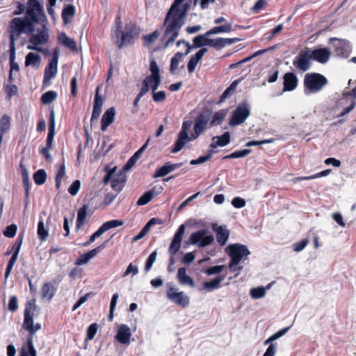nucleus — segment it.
Segmentation results:
<instances>
[{"instance_id":"obj_62","label":"nucleus","mask_w":356,"mask_h":356,"mask_svg":"<svg viewBox=\"0 0 356 356\" xmlns=\"http://www.w3.org/2000/svg\"><path fill=\"white\" fill-rule=\"evenodd\" d=\"M308 243L309 240L307 238L302 239L294 244L293 250L297 252H300L303 249H305V248L308 245Z\"/></svg>"},{"instance_id":"obj_5","label":"nucleus","mask_w":356,"mask_h":356,"mask_svg":"<svg viewBox=\"0 0 356 356\" xmlns=\"http://www.w3.org/2000/svg\"><path fill=\"white\" fill-rule=\"evenodd\" d=\"M35 309V300L26 302L24 311L22 328L29 332V336L26 339V347L22 348L20 356H22L24 354L28 356H37V352L33 346V336L38 330L41 329L42 326L39 323L34 324L33 317Z\"/></svg>"},{"instance_id":"obj_21","label":"nucleus","mask_w":356,"mask_h":356,"mask_svg":"<svg viewBox=\"0 0 356 356\" xmlns=\"http://www.w3.org/2000/svg\"><path fill=\"white\" fill-rule=\"evenodd\" d=\"M99 92L100 87L98 86L95 90V101L90 120L91 121L98 119L102 113V107L103 106L104 99L100 95Z\"/></svg>"},{"instance_id":"obj_24","label":"nucleus","mask_w":356,"mask_h":356,"mask_svg":"<svg viewBox=\"0 0 356 356\" xmlns=\"http://www.w3.org/2000/svg\"><path fill=\"white\" fill-rule=\"evenodd\" d=\"M131 337L130 328L127 325H121L118 328L115 339L122 344H129Z\"/></svg>"},{"instance_id":"obj_28","label":"nucleus","mask_w":356,"mask_h":356,"mask_svg":"<svg viewBox=\"0 0 356 356\" xmlns=\"http://www.w3.org/2000/svg\"><path fill=\"white\" fill-rule=\"evenodd\" d=\"M225 278V275H220L215 277L214 279L209 281L205 282L203 283V288L204 289L207 290V291H211L214 289H217L220 288V282L224 280Z\"/></svg>"},{"instance_id":"obj_48","label":"nucleus","mask_w":356,"mask_h":356,"mask_svg":"<svg viewBox=\"0 0 356 356\" xmlns=\"http://www.w3.org/2000/svg\"><path fill=\"white\" fill-rule=\"evenodd\" d=\"M65 175V166L64 162L62 163V165L60 166L59 170H58L56 177H55V182H56V188L58 191L60 190L61 186V181L63 178L64 177Z\"/></svg>"},{"instance_id":"obj_1","label":"nucleus","mask_w":356,"mask_h":356,"mask_svg":"<svg viewBox=\"0 0 356 356\" xmlns=\"http://www.w3.org/2000/svg\"><path fill=\"white\" fill-rule=\"evenodd\" d=\"M24 17H17L9 23L7 31L9 34V49H15V42L23 33L31 34L35 31V24L39 22L40 16L45 17L42 5L38 0H29Z\"/></svg>"},{"instance_id":"obj_11","label":"nucleus","mask_w":356,"mask_h":356,"mask_svg":"<svg viewBox=\"0 0 356 356\" xmlns=\"http://www.w3.org/2000/svg\"><path fill=\"white\" fill-rule=\"evenodd\" d=\"M250 106L246 101L241 102L233 111L229 125L235 127L243 124L250 115Z\"/></svg>"},{"instance_id":"obj_8","label":"nucleus","mask_w":356,"mask_h":356,"mask_svg":"<svg viewBox=\"0 0 356 356\" xmlns=\"http://www.w3.org/2000/svg\"><path fill=\"white\" fill-rule=\"evenodd\" d=\"M303 83L306 94L316 93L321 91L328 83V80L321 74L312 72L305 75Z\"/></svg>"},{"instance_id":"obj_19","label":"nucleus","mask_w":356,"mask_h":356,"mask_svg":"<svg viewBox=\"0 0 356 356\" xmlns=\"http://www.w3.org/2000/svg\"><path fill=\"white\" fill-rule=\"evenodd\" d=\"M15 52L16 49H9V60H10V71L8 76V82L13 83L16 76H19V66L15 62Z\"/></svg>"},{"instance_id":"obj_56","label":"nucleus","mask_w":356,"mask_h":356,"mask_svg":"<svg viewBox=\"0 0 356 356\" xmlns=\"http://www.w3.org/2000/svg\"><path fill=\"white\" fill-rule=\"evenodd\" d=\"M5 91L6 92L7 97L8 98H11L13 96L17 94L18 88L17 86L13 84V83H10L6 86Z\"/></svg>"},{"instance_id":"obj_49","label":"nucleus","mask_w":356,"mask_h":356,"mask_svg":"<svg viewBox=\"0 0 356 356\" xmlns=\"http://www.w3.org/2000/svg\"><path fill=\"white\" fill-rule=\"evenodd\" d=\"M159 36V31L155 30L150 34L145 35L143 37L144 40V45L149 46L152 43L154 42Z\"/></svg>"},{"instance_id":"obj_2","label":"nucleus","mask_w":356,"mask_h":356,"mask_svg":"<svg viewBox=\"0 0 356 356\" xmlns=\"http://www.w3.org/2000/svg\"><path fill=\"white\" fill-rule=\"evenodd\" d=\"M140 28L135 22L129 20L122 26L121 15L119 13L115 19V28L112 30L111 38L118 49L132 45L139 38Z\"/></svg>"},{"instance_id":"obj_47","label":"nucleus","mask_w":356,"mask_h":356,"mask_svg":"<svg viewBox=\"0 0 356 356\" xmlns=\"http://www.w3.org/2000/svg\"><path fill=\"white\" fill-rule=\"evenodd\" d=\"M227 110L222 109L217 112H216L213 115L212 120L211 122V124H220L225 116L227 115Z\"/></svg>"},{"instance_id":"obj_9","label":"nucleus","mask_w":356,"mask_h":356,"mask_svg":"<svg viewBox=\"0 0 356 356\" xmlns=\"http://www.w3.org/2000/svg\"><path fill=\"white\" fill-rule=\"evenodd\" d=\"M116 169V166L110 168L109 166L106 165L104 170L106 172V175L102 181L104 185H107L111 181L112 189L118 193L122 191L125 186L127 176L123 171L115 173Z\"/></svg>"},{"instance_id":"obj_41","label":"nucleus","mask_w":356,"mask_h":356,"mask_svg":"<svg viewBox=\"0 0 356 356\" xmlns=\"http://www.w3.org/2000/svg\"><path fill=\"white\" fill-rule=\"evenodd\" d=\"M200 60V50L196 52V54L191 56L188 65V72L189 74H191L194 72L198 62Z\"/></svg>"},{"instance_id":"obj_44","label":"nucleus","mask_w":356,"mask_h":356,"mask_svg":"<svg viewBox=\"0 0 356 356\" xmlns=\"http://www.w3.org/2000/svg\"><path fill=\"white\" fill-rule=\"evenodd\" d=\"M47 179V173L44 169L37 170L33 175V180L37 185H42Z\"/></svg>"},{"instance_id":"obj_57","label":"nucleus","mask_w":356,"mask_h":356,"mask_svg":"<svg viewBox=\"0 0 356 356\" xmlns=\"http://www.w3.org/2000/svg\"><path fill=\"white\" fill-rule=\"evenodd\" d=\"M156 255H157L156 251H154L148 257V258L145 262V270L146 272H148L151 269L153 264L154 263V261L156 260Z\"/></svg>"},{"instance_id":"obj_6","label":"nucleus","mask_w":356,"mask_h":356,"mask_svg":"<svg viewBox=\"0 0 356 356\" xmlns=\"http://www.w3.org/2000/svg\"><path fill=\"white\" fill-rule=\"evenodd\" d=\"M225 252L231 258L229 263V268L231 271L240 272L243 267L238 264L243 259H245L250 254L248 248L241 243L230 244L225 248Z\"/></svg>"},{"instance_id":"obj_27","label":"nucleus","mask_w":356,"mask_h":356,"mask_svg":"<svg viewBox=\"0 0 356 356\" xmlns=\"http://www.w3.org/2000/svg\"><path fill=\"white\" fill-rule=\"evenodd\" d=\"M177 280L181 285L190 286L191 287L195 286L193 278L186 274V270L184 267L178 269Z\"/></svg>"},{"instance_id":"obj_7","label":"nucleus","mask_w":356,"mask_h":356,"mask_svg":"<svg viewBox=\"0 0 356 356\" xmlns=\"http://www.w3.org/2000/svg\"><path fill=\"white\" fill-rule=\"evenodd\" d=\"M47 17H43L41 15L40 16L39 22L37 24H40L42 25L41 29H38L36 33L30 34L29 42L33 45H28L27 48L31 50H35L40 52L43 51V49L41 47H38L39 45H42L46 44L49 39V30L47 27Z\"/></svg>"},{"instance_id":"obj_37","label":"nucleus","mask_w":356,"mask_h":356,"mask_svg":"<svg viewBox=\"0 0 356 356\" xmlns=\"http://www.w3.org/2000/svg\"><path fill=\"white\" fill-rule=\"evenodd\" d=\"M149 140L127 161L124 165V169H130L138 160L141 153L145 150L148 144Z\"/></svg>"},{"instance_id":"obj_31","label":"nucleus","mask_w":356,"mask_h":356,"mask_svg":"<svg viewBox=\"0 0 356 356\" xmlns=\"http://www.w3.org/2000/svg\"><path fill=\"white\" fill-rule=\"evenodd\" d=\"M88 209L89 207L88 204H83L81 208L79 209L76 221V229H79L85 224Z\"/></svg>"},{"instance_id":"obj_3","label":"nucleus","mask_w":356,"mask_h":356,"mask_svg":"<svg viewBox=\"0 0 356 356\" xmlns=\"http://www.w3.org/2000/svg\"><path fill=\"white\" fill-rule=\"evenodd\" d=\"M200 134V111L195 109L191 111L187 119L183 122L181 131L178 134L171 152H179L185 144L195 139Z\"/></svg>"},{"instance_id":"obj_52","label":"nucleus","mask_w":356,"mask_h":356,"mask_svg":"<svg viewBox=\"0 0 356 356\" xmlns=\"http://www.w3.org/2000/svg\"><path fill=\"white\" fill-rule=\"evenodd\" d=\"M98 329V325L96 323L91 324L87 330L86 340L90 341L94 339Z\"/></svg>"},{"instance_id":"obj_4","label":"nucleus","mask_w":356,"mask_h":356,"mask_svg":"<svg viewBox=\"0 0 356 356\" xmlns=\"http://www.w3.org/2000/svg\"><path fill=\"white\" fill-rule=\"evenodd\" d=\"M187 14V6L181 10L170 8L165 17L163 26L165 28L163 40H166L165 47L173 43L178 37L180 30L184 24Z\"/></svg>"},{"instance_id":"obj_18","label":"nucleus","mask_w":356,"mask_h":356,"mask_svg":"<svg viewBox=\"0 0 356 356\" xmlns=\"http://www.w3.org/2000/svg\"><path fill=\"white\" fill-rule=\"evenodd\" d=\"M181 43L185 44V45L186 47V52L184 54L179 52V51L177 52L173 56V57L171 58L170 67V72L171 74L175 73L176 70L178 68L179 62L182 60L184 55H187L188 54H189L191 49L193 47L188 42H186L184 40H179L177 42V45L179 46Z\"/></svg>"},{"instance_id":"obj_17","label":"nucleus","mask_w":356,"mask_h":356,"mask_svg":"<svg viewBox=\"0 0 356 356\" xmlns=\"http://www.w3.org/2000/svg\"><path fill=\"white\" fill-rule=\"evenodd\" d=\"M184 232L185 225L183 224L179 226L176 233L175 234L172 241L170 243L168 252L172 257L176 253L178 252L180 249L181 243Z\"/></svg>"},{"instance_id":"obj_36","label":"nucleus","mask_w":356,"mask_h":356,"mask_svg":"<svg viewBox=\"0 0 356 356\" xmlns=\"http://www.w3.org/2000/svg\"><path fill=\"white\" fill-rule=\"evenodd\" d=\"M23 240H24V234L20 233L18 235L16 240L15 241L10 250H8L6 252V254L8 255V254H12V255H15V256L18 257L20 249H21L22 244L23 243Z\"/></svg>"},{"instance_id":"obj_22","label":"nucleus","mask_w":356,"mask_h":356,"mask_svg":"<svg viewBox=\"0 0 356 356\" xmlns=\"http://www.w3.org/2000/svg\"><path fill=\"white\" fill-rule=\"evenodd\" d=\"M163 190L162 186H159L157 188L156 186L153 187L150 190L146 191L144 194H143L140 198L137 201V205L143 206L149 203L152 198L159 193H161Z\"/></svg>"},{"instance_id":"obj_60","label":"nucleus","mask_w":356,"mask_h":356,"mask_svg":"<svg viewBox=\"0 0 356 356\" xmlns=\"http://www.w3.org/2000/svg\"><path fill=\"white\" fill-rule=\"evenodd\" d=\"M152 99L155 102H163L166 99L165 92L163 90L152 92Z\"/></svg>"},{"instance_id":"obj_16","label":"nucleus","mask_w":356,"mask_h":356,"mask_svg":"<svg viewBox=\"0 0 356 356\" xmlns=\"http://www.w3.org/2000/svg\"><path fill=\"white\" fill-rule=\"evenodd\" d=\"M229 141L230 134L227 131L225 132L222 136L216 137V140L215 138H213V142L211 144L212 149H211L210 152L208 154L205 156H202V163L209 161L212 157V154L216 152V151L213 150L214 148H216L217 146H225L229 143Z\"/></svg>"},{"instance_id":"obj_54","label":"nucleus","mask_w":356,"mask_h":356,"mask_svg":"<svg viewBox=\"0 0 356 356\" xmlns=\"http://www.w3.org/2000/svg\"><path fill=\"white\" fill-rule=\"evenodd\" d=\"M17 258H18V257H17L15 255H12L10 259H9L8 263L7 264L6 269V272H5V278L6 279H7L9 277V275H10L13 268L17 260Z\"/></svg>"},{"instance_id":"obj_42","label":"nucleus","mask_w":356,"mask_h":356,"mask_svg":"<svg viewBox=\"0 0 356 356\" xmlns=\"http://www.w3.org/2000/svg\"><path fill=\"white\" fill-rule=\"evenodd\" d=\"M232 31V27L231 24H227L222 26H218L212 28L209 32L207 33V35L209 34H216L220 33H229Z\"/></svg>"},{"instance_id":"obj_10","label":"nucleus","mask_w":356,"mask_h":356,"mask_svg":"<svg viewBox=\"0 0 356 356\" xmlns=\"http://www.w3.org/2000/svg\"><path fill=\"white\" fill-rule=\"evenodd\" d=\"M149 71L151 74L147 75L142 81L141 90L147 93L150 89L152 92L156 91L161 83L160 70L155 60H152L149 63Z\"/></svg>"},{"instance_id":"obj_13","label":"nucleus","mask_w":356,"mask_h":356,"mask_svg":"<svg viewBox=\"0 0 356 356\" xmlns=\"http://www.w3.org/2000/svg\"><path fill=\"white\" fill-rule=\"evenodd\" d=\"M58 53L56 49L54 51L52 58L44 69L43 84L49 85L51 79L54 78L58 71Z\"/></svg>"},{"instance_id":"obj_45","label":"nucleus","mask_w":356,"mask_h":356,"mask_svg":"<svg viewBox=\"0 0 356 356\" xmlns=\"http://www.w3.org/2000/svg\"><path fill=\"white\" fill-rule=\"evenodd\" d=\"M48 137L54 138L55 136V113L53 109L51 110L49 116Z\"/></svg>"},{"instance_id":"obj_40","label":"nucleus","mask_w":356,"mask_h":356,"mask_svg":"<svg viewBox=\"0 0 356 356\" xmlns=\"http://www.w3.org/2000/svg\"><path fill=\"white\" fill-rule=\"evenodd\" d=\"M240 81H241L240 79L234 81L229 85V86L225 89V90L221 95V96L220 97V102L225 101V99H227L232 93H233Z\"/></svg>"},{"instance_id":"obj_55","label":"nucleus","mask_w":356,"mask_h":356,"mask_svg":"<svg viewBox=\"0 0 356 356\" xmlns=\"http://www.w3.org/2000/svg\"><path fill=\"white\" fill-rule=\"evenodd\" d=\"M17 230V227L15 224H12L6 227V229L3 231V234L5 236L8 238H13Z\"/></svg>"},{"instance_id":"obj_64","label":"nucleus","mask_w":356,"mask_h":356,"mask_svg":"<svg viewBox=\"0 0 356 356\" xmlns=\"http://www.w3.org/2000/svg\"><path fill=\"white\" fill-rule=\"evenodd\" d=\"M18 309L17 298L15 296L10 297L8 302V309L12 312H15Z\"/></svg>"},{"instance_id":"obj_50","label":"nucleus","mask_w":356,"mask_h":356,"mask_svg":"<svg viewBox=\"0 0 356 356\" xmlns=\"http://www.w3.org/2000/svg\"><path fill=\"white\" fill-rule=\"evenodd\" d=\"M48 230L44 228V222L40 220L38 224V235L41 241H44L48 236Z\"/></svg>"},{"instance_id":"obj_34","label":"nucleus","mask_w":356,"mask_h":356,"mask_svg":"<svg viewBox=\"0 0 356 356\" xmlns=\"http://www.w3.org/2000/svg\"><path fill=\"white\" fill-rule=\"evenodd\" d=\"M56 289L50 282H45L41 288V297L44 299L51 300L55 294Z\"/></svg>"},{"instance_id":"obj_63","label":"nucleus","mask_w":356,"mask_h":356,"mask_svg":"<svg viewBox=\"0 0 356 356\" xmlns=\"http://www.w3.org/2000/svg\"><path fill=\"white\" fill-rule=\"evenodd\" d=\"M232 204L235 208L241 209L245 206V200L240 197H235L232 200Z\"/></svg>"},{"instance_id":"obj_35","label":"nucleus","mask_w":356,"mask_h":356,"mask_svg":"<svg viewBox=\"0 0 356 356\" xmlns=\"http://www.w3.org/2000/svg\"><path fill=\"white\" fill-rule=\"evenodd\" d=\"M58 40L63 46L72 51L76 50V43L74 39L69 38L65 33H61L58 36Z\"/></svg>"},{"instance_id":"obj_33","label":"nucleus","mask_w":356,"mask_h":356,"mask_svg":"<svg viewBox=\"0 0 356 356\" xmlns=\"http://www.w3.org/2000/svg\"><path fill=\"white\" fill-rule=\"evenodd\" d=\"M76 8L72 5L66 6L62 10L61 17L64 24H67L75 15Z\"/></svg>"},{"instance_id":"obj_58","label":"nucleus","mask_w":356,"mask_h":356,"mask_svg":"<svg viewBox=\"0 0 356 356\" xmlns=\"http://www.w3.org/2000/svg\"><path fill=\"white\" fill-rule=\"evenodd\" d=\"M108 240L104 241L99 246L87 252L86 253L88 255V257H90V259L95 257L98 253H99L106 247V243L108 242Z\"/></svg>"},{"instance_id":"obj_46","label":"nucleus","mask_w":356,"mask_h":356,"mask_svg":"<svg viewBox=\"0 0 356 356\" xmlns=\"http://www.w3.org/2000/svg\"><path fill=\"white\" fill-rule=\"evenodd\" d=\"M57 97L56 92L54 90H49L41 96V102L44 104H48L54 102Z\"/></svg>"},{"instance_id":"obj_14","label":"nucleus","mask_w":356,"mask_h":356,"mask_svg":"<svg viewBox=\"0 0 356 356\" xmlns=\"http://www.w3.org/2000/svg\"><path fill=\"white\" fill-rule=\"evenodd\" d=\"M167 297L174 303L180 305L183 307L189 304V298L184 292H177V289L171 285L168 284Z\"/></svg>"},{"instance_id":"obj_12","label":"nucleus","mask_w":356,"mask_h":356,"mask_svg":"<svg viewBox=\"0 0 356 356\" xmlns=\"http://www.w3.org/2000/svg\"><path fill=\"white\" fill-rule=\"evenodd\" d=\"M123 224L124 222L122 220H111L103 223L99 227V229L90 236L89 239L83 243V246L87 247L90 245L92 243H93L95 241L97 238L99 237L105 232L108 231L111 228H115L121 226Z\"/></svg>"},{"instance_id":"obj_61","label":"nucleus","mask_w":356,"mask_h":356,"mask_svg":"<svg viewBox=\"0 0 356 356\" xmlns=\"http://www.w3.org/2000/svg\"><path fill=\"white\" fill-rule=\"evenodd\" d=\"M266 1L265 0H258L256 1L254 6L251 8V10L254 13H259L261 10L265 8Z\"/></svg>"},{"instance_id":"obj_30","label":"nucleus","mask_w":356,"mask_h":356,"mask_svg":"<svg viewBox=\"0 0 356 356\" xmlns=\"http://www.w3.org/2000/svg\"><path fill=\"white\" fill-rule=\"evenodd\" d=\"M41 63V57L40 55L33 53L29 52L26 54L25 58V66H32L33 67H39Z\"/></svg>"},{"instance_id":"obj_43","label":"nucleus","mask_w":356,"mask_h":356,"mask_svg":"<svg viewBox=\"0 0 356 356\" xmlns=\"http://www.w3.org/2000/svg\"><path fill=\"white\" fill-rule=\"evenodd\" d=\"M252 150L250 149H244L235 151L230 154L225 156L222 157V159H236L241 158L248 156Z\"/></svg>"},{"instance_id":"obj_15","label":"nucleus","mask_w":356,"mask_h":356,"mask_svg":"<svg viewBox=\"0 0 356 356\" xmlns=\"http://www.w3.org/2000/svg\"><path fill=\"white\" fill-rule=\"evenodd\" d=\"M310 59H312V58L309 52L307 51H302L293 59V65L297 69L302 72H306L311 67Z\"/></svg>"},{"instance_id":"obj_51","label":"nucleus","mask_w":356,"mask_h":356,"mask_svg":"<svg viewBox=\"0 0 356 356\" xmlns=\"http://www.w3.org/2000/svg\"><path fill=\"white\" fill-rule=\"evenodd\" d=\"M266 294V290L265 288L261 286V287H257V288H252L250 290V296L252 298L258 299L264 297Z\"/></svg>"},{"instance_id":"obj_53","label":"nucleus","mask_w":356,"mask_h":356,"mask_svg":"<svg viewBox=\"0 0 356 356\" xmlns=\"http://www.w3.org/2000/svg\"><path fill=\"white\" fill-rule=\"evenodd\" d=\"M199 242H200V230L192 234L189 238L185 241V245H189L192 244H197Z\"/></svg>"},{"instance_id":"obj_59","label":"nucleus","mask_w":356,"mask_h":356,"mask_svg":"<svg viewBox=\"0 0 356 356\" xmlns=\"http://www.w3.org/2000/svg\"><path fill=\"white\" fill-rule=\"evenodd\" d=\"M81 187V182L79 180H75L72 182V184L68 188V192L72 195H76Z\"/></svg>"},{"instance_id":"obj_32","label":"nucleus","mask_w":356,"mask_h":356,"mask_svg":"<svg viewBox=\"0 0 356 356\" xmlns=\"http://www.w3.org/2000/svg\"><path fill=\"white\" fill-rule=\"evenodd\" d=\"M334 52L339 56H347L348 50L346 44L341 40L333 38Z\"/></svg>"},{"instance_id":"obj_25","label":"nucleus","mask_w":356,"mask_h":356,"mask_svg":"<svg viewBox=\"0 0 356 356\" xmlns=\"http://www.w3.org/2000/svg\"><path fill=\"white\" fill-rule=\"evenodd\" d=\"M312 59L321 63H326L330 56V51L327 48L316 49L312 51Z\"/></svg>"},{"instance_id":"obj_26","label":"nucleus","mask_w":356,"mask_h":356,"mask_svg":"<svg viewBox=\"0 0 356 356\" xmlns=\"http://www.w3.org/2000/svg\"><path fill=\"white\" fill-rule=\"evenodd\" d=\"M115 115V110L113 107H111L105 111L101 121V129L103 131H106L108 127L113 122Z\"/></svg>"},{"instance_id":"obj_29","label":"nucleus","mask_w":356,"mask_h":356,"mask_svg":"<svg viewBox=\"0 0 356 356\" xmlns=\"http://www.w3.org/2000/svg\"><path fill=\"white\" fill-rule=\"evenodd\" d=\"M223 44L222 38L211 39L202 35V47L208 45L214 47L216 49H220L223 47Z\"/></svg>"},{"instance_id":"obj_38","label":"nucleus","mask_w":356,"mask_h":356,"mask_svg":"<svg viewBox=\"0 0 356 356\" xmlns=\"http://www.w3.org/2000/svg\"><path fill=\"white\" fill-rule=\"evenodd\" d=\"M175 168V165L167 163L161 168H159L158 169L156 170L155 173L154 175V177L156 178L164 177L167 175L168 173L173 171Z\"/></svg>"},{"instance_id":"obj_23","label":"nucleus","mask_w":356,"mask_h":356,"mask_svg":"<svg viewBox=\"0 0 356 356\" xmlns=\"http://www.w3.org/2000/svg\"><path fill=\"white\" fill-rule=\"evenodd\" d=\"M283 91L294 90L298 83V79L293 72H287L283 76Z\"/></svg>"},{"instance_id":"obj_39","label":"nucleus","mask_w":356,"mask_h":356,"mask_svg":"<svg viewBox=\"0 0 356 356\" xmlns=\"http://www.w3.org/2000/svg\"><path fill=\"white\" fill-rule=\"evenodd\" d=\"M53 141L54 138L47 136L45 147H43L40 150V153L45 158L47 161H49L51 159V154H49V150L52 149Z\"/></svg>"},{"instance_id":"obj_20","label":"nucleus","mask_w":356,"mask_h":356,"mask_svg":"<svg viewBox=\"0 0 356 356\" xmlns=\"http://www.w3.org/2000/svg\"><path fill=\"white\" fill-rule=\"evenodd\" d=\"M212 229L216 234V241L220 245L223 246L226 244L229 236V230L222 225H218L217 223H212Z\"/></svg>"}]
</instances>
